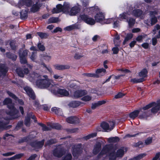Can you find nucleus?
Masks as SVG:
<instances>
[{
  "label": "nucleus",
  "instance_id": "cd10ccee",
  "mask_svg": "<svg viewBox=\"0 0 160 160\" xmlns=\"http://www.w3.org/2000/svg\"><path fill=\"white\" fill-rule=\"evenodd\" d=\"M84 54L83 52L80 50L79 52H77L74 56V58L76 59H79L83 57Z\"/></svg>",
  "mask_w": 160,
  "mask_h": 160
},
{
  "label": "nucleus",
  "instance_id": "dca6fc26",
  "mask_svg": "<svg viewBox=\"0 0 160 160\" xmlns=\"http://www.w3.org/2000/svg\"><path fill=\"white\" fill-rule=\"evenodd\" d=\"M31 118L34 120V122H36V117L34 115H32V112H30L28 116L27 117H26L25 120V124L27 127H29L30 125V118Z\"/></svg>",
  "mask_w": 160,
  "mask_h": 160
},
{
  "label": "nucleus",
  "instance_id": "f8f14e48",
  "mask_svg": "<svg viewBox=\"0 0 160 160\" xmlns=\"http://www.w3.org/2000/svg\"><path fill=\"white\" fill-rule=\"evenodd\" d=\"M65 9V8L64 7V4L63 6H62L61 4H58L57 5L56 8H53L52 12L53 13H58L61 12L65 13V11H64Z\"/></svg>",
  "mask_w": 160,
  "mask_h": 160
},
{
  "label": "nucleus",
  "instance_id": "4c0bfd02",
  "mask_svg": "<svg viewBox=\"0 0 160 160\" xmlns=\"http://www.w3.org/2000/svg\"><path fill=\"white\" fill-rule=\"evenodd\" d=\"M146 155L147 154L145 153L141 154L135 157H134L133 158L131 159L130 160H139L143 158V157L146 156Z\"/></svg>",
  "mask_w": 160,
  "mask_h": 160
},
{
  "label": "nucleus",
  "instance_id": "c9c22d12",
  "mask_svg": "<svg viewBox=\"0 0 160 160\" xmlns=\"http://www.w3.org/2000/svg\"><path fill=\"white\" fill-rule=\"evenodd\" d=\"M85 22L88 24L92 25L95 24V21L93 19L89 17L88 19L86 20Z\"/></svg>",
  "mask_w": 160,
  "mask_h": 160
},
{
  "label": "nucleus",
  "instance_id": "3c124183",
  "mask_svg": "<svg viewBox=\"0 0 160 160\" xmlns=\"http://www.w3.org/2000/svg\"><path fill=\"white\" fill-rule=\"evenodd\" d=\"M112 21H111V22H114L113 23V27L114 28L115 27H117L119 26V21L117 20H116V19H113L112 18Z\"/></svg>",
  "mask_w": 160,
  "mask_h": 160
},
{
  "label": "nucleus",
  "instance_id": "a19ab883",
  "mask_svg": "<svg viewBox=\"0 0 160 160\" xmlns=\"http://www.w3.org/2000/svg\"><path fill=\"white\" fill-rule=\"evenodd\" d=\"M97 133L96 132L92 133L85 137H84V139L85 140L89 139L91 138L95 137L97 136Z\"/></svg>",
  "mask_w": 160,
  "mask_h": 160
},
{
  "label": "nucleus",
  "instance_id": "0eeeda50",
  "mask_svg": "<svg viewBox=\"0 0 160 160\" xmlns=\"http://www.w3.org/2000/svg\"><path fill=\"white\" fill-rule=\"evenodd\" d=\"M32 0H19L17 6L20 9H26V7H29L32 3Z\"/></svg>",
  "mask_w": 160,
  "mask_h": 160
},
{
  "label": "nucleus",
  "instance_id": "f3484780",
  "mask_svg": "<svg viewBox=\"0 0 160 160\" xmlns=\"http://www.w3.org/2000/svg\"><path fill=\"white\" fill-rule=\"evenodd\" d=\"M63 153V150L58 148H57L56 149H54L53 152V155L54 156L58 157H60L62 156Z\"/></svg>",
  "mask_w": 160,
  "mask_h": 160
},
{
  "label": "nucleus",
  "instance_id": "9b49d317",
  "mask_svg": "<svg viewBox=\"0 0 160 160\" xmlns=\"http://www.w3.org/2000/svg\"><path fill=\"white\" fill-rule=\"evenodd\" d=\"M112 126L110 127L109 124L105 122H102L101 124V127L102 128L103 131L105 132H109L112 130L114 126V124L113 122L112 123Z\"/></svg>",
  "mask_w": 160,
  "mask_h": 160
},
{
  "label": "nucleus",
  "instance_id": "79ce46f5",
  "mask_svg": "<svg viewBox=\"0 0 160 160\" xmlns=\"http://www.w3.org/2000/svg\"><path fill=\"white\" fill-rule=\"evenodd\" d=\"M143 81V78H140V79L137 78H132L130 80L131 82L133 83H137L139 82H141Z\"/></svg>",
  "mask_w": 160,
  "mask_h": 160
},
{
  "label": "nucleus",
  "instance_id": "052dcab7",
  "mask_svg": "<svg viewBox=\"0 0 160 160\" xmlns=\"http://www.w3.org/2000/svg\"><path fill=\"white\" fill-rule=\"evenodd\" d=\"M160 29V26L159 24H157L156 25L154 28L152 30L153 33L155 34L156 33V31Z\"/></svg>",
  "mask_w": 160,
  "mask_h": 160
},
{
  "label": "nucleus",
  "instance_id": "8fccbe9b",
  "mask_svg": "<svg viewBox=\"0 0 160 160\" xmlns=\"http://www.w3.org/2000/svg\"><path fill=\"white\" fill-rule=\"evenodd\" d=\"M152 160H160V151L157 152Z\"/></svg>",
  "mask_w": 160,
  "mask_h": 160
},
{
  "label": "nucleus",
  "instance_id": "680f3d73",
  "mask_svg": "<svg viewBox=\"0 0 160 160\" xmlns=\"http://www.w3.org/2000/svg\"><path fill=\"white\" fill-rule=\"evenodd\" d=\"M30 58L32 61H35L36 58V53L34 52H32L31 56L30 57Z\"/></svg>",
  "mask_w": 160,
  "mask_h": 160
},
{
  "label": "nucleus",
  "instance_id": "bf43d9fd",
  "mask_svg": "<svg viewBox=\"0 0 160 160\" xmlns=\"http://www.w3.org/2000/svg\"><path fill=\"white\" fill-rule=\"evenodd\" d=\"M135 147H138L140 148L143 147L144 146L143 144L141 141H139L134 144Z\"/></svg>",
  "mask_w": 160,
  "mask_h": 160
},
{
  "label": "nucleus",
  "instance_id": "864d4df0",
  "mask_svg": "<svg viewBox=\"0 0 160 160\" xmlns=\"http://www.w3.org/2000/svg\"><path fill=\"white\" fill-rule=\"evenodd\" d=\"M42 130L44 131H48L51 129V125H48V127H47L45 125H44L42 127Z\"/></svg>",
  "mask_w": 160,
  "mask_h": 160
},
{
  "label": "nucleus",
  "instance_id": "2f4dec72",
  "mask_svg": "<svg viewBox=\"0 0 160 160\" xmlns=\"http://www.w3.org/2000/svg\"><path fill=\"white\" fill-rule=\"evenodd\" d=\"M89 17L84 13H81L79 15L78 19L79 20L85 22L86 20L88 19Z\"/></svg>",
  "mask_w": 160,
  "mask_h": 160
},
{
  "label": "nucleus",
  "instance_id": "1a4fd4ad",
  "mask_svg": "<svg viewBox=\"0 0 160 160\" xmlns=\"http://www.w3.org/2000/svg\"><path fill=\"white\" fill-rule=\"evenodd\" d=\"M21 51H19V56L20 62L22 64H26L27 63V60L26 57L28 55V51L25 50L23 51L22 53H21Z\"/></svg>",
  "mask_w": 160,
  "mask_h": 160
},
{
  "label": "nucleus",
  "instance_id": "39448f33",
  "mask_svg": "<svg viewBox=\"0 0 160 160\" xmlns=\"http://www.w3.org/2000/svg\"><path fill=\"white\" fill-rule=\"evenodd\" d=\"M69 7V3L67 2L64 3V7L65 8L64 11H65V13L67 14H68L71 16H74L76 15L80 12V8L78 7H74L71 9H70Z\"/></svg>",
  "mask_w": 160,
  "mask_h": 160
},
{
  "label": "nucleus",
  "instance_id": "e2e57ef3",
  "mask_svg": "<svg viewBox=\"0 0 160 160\" xmlns=\"http://www.w3.org/2000/svg\"><path fill=\"white\" fill-rule=\"evenodd\" d=\"M38 47L39 49L41 51H43L45 50V47L41 43H39L38 44Z\"/></svg>",
  "mask_w": 160,
  "mask_h": 160
},
{
  "label": "nucleus",
  "instance_id": "7ed1b4c3",
  "mask_svg": "<svg viewBox=\"0 0 160 160\" xmlns=\"http://www.w3.org/2000/svg\"><path fill=\"white\" fill-rule=\"evenodd\" d=\"M125 149L123 148L118 149L116 153L115 150L112 145H106L103 148L100 153L98 156V158L99 159L102 157H104L108 156L109 160H116L117 158L121 157L123 156L124 154Z\"/></svg>",
  "mask_w": 160,
  "mask_h": 160
},
{
  "label": "nucleus",
  "instance_id": "c756f323",
  "mask_svg": "<svg viewBox=\"0 0 160 160\" xmlns=\"http://www.w3.org/2000/svg\"><path fill=\"white\" fill-rule=\"evenodd\" d=\"M51 111L58 115H62V110L59 108L56 107L52 108L51 109Z\"/></svg>",
  "mask_w": 160,
  "mask_h": 160
},
{
  "label": "nucleus",
  "instance_id": "49530a36",
  "mask_svg": "<svg viewBox=\"0 0 160 160\" xmlns=\"http://www.w3.org/2000/svg\"><path fill=\"white\" fill-rule=\"evenodd\" d=\"M59 21L60 20L58 18L52 17L49 19V22L50 23H56Z\"/></svg>",
  "mask_w": 160,
  "mask_h": 160
},
{
  "label": "nucleus",
  "instance_id": "9d476101",
  "mask_svg": "<svg viewBox=\"0 0 160 160\" xmlns=\"http://www.w3.org/2000/svg\"><path fill=\"white\" fill-rule=\"evenodd\" d=\"M81 144L75 145L72 147V154L74 157L78 156L81 152Z\"/></svg>",
  "mask_w": 160,
  "mask_h": 160
},
{
  "label": "nucleus",
  "instance_id": "a211bd4d",
  "mask_svg": "<svg viewBox=\"0 0 160 160\" xmlns=\"http://www.w3.org/2000/svg\"><path fill=\"white\" fill-rule=\"evenodd\" d=\"M16 71L18 76L22 77H24V74H27L29 72L28 69L26 68L24 69L23 73L20 68H17Z\"/></svg>",
  "mask_w": 160,
  "mask_h": 160
},
{
  "label": "nucleus",
  "instance_id": "2eb2a0df",
  "mask_svg": "<svg viewBox=\"0 0 160 160\" xmlns=\"http://www.w3.org/2000/svg\"><path fill=\"white\" fill-rule=\"evenodd\" d=\"M66 121L68 123L78 124L80 122L79 118L76 117H70L66 119Z\"/></svg>",
  "mask_w": 160,
  "mask_h": 160
},
{
  "label": "nucleus",
  "instance_id": "4d7b16f0",
  "mask_svg": "<svg viewBox=\"0 0 160 160\" xmlns=\"http://www.w3.org/2000/svg\"><path fill=\"white\" fill-rule=\"evenodd\" d=\"M72 156L71 154H68L63 158V160H71Z\"/></svg>",
  "mask_w": 160,
  "mask_h": 160
},
{
  "label": "nucleus",
  "instance_id": "6e6552de",
  "mask_svg": "<svg viewBox=\"0 0 160 160\" xmlns=\"http://www.w3.org/2000/svg\"><path fill=\"white\" fill-rule=\"evenodd\" d=\"M150 14L151 17L150 24L152 25L157 22V17H158V10H155L153 12H151Z\"/></svg>",
  "mask_w": 160,
  "mask_h": 160
},
{
  "label": "nucleus",
  "instance_id": "ddd939ff",
  "mask_svg": "<svg viewBox=\"0 0 160 160\" xmlns=\"http://www.w3.org/2000/svg\"><path fill=\"white\" fill-rule=\"evenodd\" d=\"M23 89L31 98L33 99H35V96L34 93L30 88L27 86L24 88Z\"/></svg>",
  "mask_w": 160,
  "mask_h": 160
},
{
  "label": "nucleus",
  "instance_id": "e433bc0d",
  "mask_svg": "<svg viewBox=\"0 0 160 160\" xmlns=\"http://www.w3.org/2000/svg\"><path fill=\"white\" fill-rule=\"evenodd\" d=\"M92 93H96L98 96H101L104 94L103 92L101 90H96L95 89L92 90L91 91Z\"/></svg>",
  "mask_w": 160,
  "mask_h": 160
},
{
  "label": "nucleus",
  "instance_id": "6e6d98bb",
  "mask_svg": "<svg viewBox=\"0 0 160 160\" xmlns=\"http://www.w3.org/2000/svg\"><path fill=\"white\" fill-rule=\"evenodd\" d=\"M53 78L55 80L59 81L62 78L61 76L59 75L58 74H54L53 76Z\"/></svg>",
  "mask_w": 160,
  "mask_h": 160
},
{
  "label": "nucleus",
  "instance_id": "5701e85b",
  "mask_svg": "<svg viewBox=\"0 0 160 160\" xmlns=\"http://www.w3.org/2000/svg\"><path fill=\"white\" fill-rule=\"evenodd\" d=\"M106 102L105 100H102L98 102H97L92 104L91 108L94 109L100 106L105 104Z\"/></svg>",
  "mask_w": 160,
  "mask_h": 160
},
{
  "label": "nucleus",
  "instance_id": "603ef678",
  "mask_svg": "<svg viewBox=\"0 0 160 160\" xmlns=\"http://www.w3.org/2000/svg\"><path fill=\"white\" fill-rule=\"evenodd\" d=\"M133 35L132 33H129L127 34L125 38L124 41L127 42L128 40L131 39Z\"/></svg>",
  "mask_w": 160,
  "mask_h": 160
},
{
  "label": "nucleus",
  "instance_id": "aec40b11",
  "mask_svg": "<svg viewBox=\"0 0 160 160\" xmlns=\"http://www.w3.org/2000/svg\"><path fill=\"white\" fill-rule=\"evenodd\" d=\"M79 26L76 23L66 27L64 28V30L67 31H70L73 29H79Z\"/></svg>",
  "mask_w": 160,
  "mask_h": 160
},
{
  "label": "nucleus",
  "instance_id": "5fc2aeb1",
  "mask_svg": "<svg viewBox=\"0 0 160 160\" xmlns=\"http://www.w3.org/2000/svg\"><path fill=\"white\" fill-rule=\"evenodd\" d=\"M152 141V138L149 137L147 138L145 141V143L147 145H149L151 143Z\"/></svg>",
  "mask_w": 160,
  "mask_h": 160
},
{
  "label": "nucleus",
  "instance_id": "a18cd8bd",
  "mask_svg": "<svg viewBox=\"0 0 160 160\" xmlns=\"http://www.w3.org/2000/svg\"><path fill=\"white\" fill-rule=\"evenodd\" d=\"M61 125L58 123H54L51 124V128H55L57 129H60L61 128Z\"/></svg>",
  "mask_w": 160,
  "mask_h": 160
},
{
  "label": "nucleus",
  "instance_id": "6ab92c4d",
  "mask_svg": "<svg viewBox=\"0 0 160 160\" xmlns=\"http://www.w3.org/2000/svg\"><path fill=\"white\" fill-rule=\"evenodd\" d=\"M86 93L87 92L85 90H78L74 92L73 96L75 98H78L82 96Z\"/></svg>",
  "mask_w": 160,
  "mask_h": 160
},
{
  "label": "nucleus",
  "instance_id": "473e14b6",
  "mask_svg": "<svg viewBox=\"0 0 160 160\" xmlns=\"http://www.w3.org/2000/svg\"><path fill=\"white\" fill-rule=\"evenodd\" d=\"M139 112V111L138 110L135 111L129 114V117L133 119L138 116Z\"/></svg>",
  "mask_w": 160,
  "mask_h": 160
},
{
  "label": "nucleus",
  "instance_id": "774afa93",
  "mask_svg": "<svg viewBox=\"0 0 160 160\" xmlns=\"http://www.w3.org/2000/svg\"><path fill=\"white\" fill-rule=\"evenodd\" d=\"M112 50L113 51V53L114 54H117L118 53L119 51V49L117 47H114L113 48Z\"/></svg>",
  "mask_w": 160,
  "mask_h": 160
},
{
  "label": "nucleus",
  "instance_id": "412c9836",
  "mask_svg": "<svg viewBox=\"0 0 160 160\" xmlns=\"http://www.w3.org/2000/svg\"><path fill=\"white\" fill-rule=\"evenodd\" d=\"M44 143V140H42L41 142H34L31 143V145L36 148H41L43 145Z\"/></svg>",
  "mask_w": 160,
  "mask_h": 160
},
{
  "label": "nucleus",
  "instance_id": "f704fd0d",
  "mask_svg": "<svg viewBox=\"0 0 160 160\" xmlns=\"http://www.w3.org/2000/svg\"><path fill=\"white\" fill-rule=\"evenodd\" d=\"M80 105V102L78 101H73L70 102L69 105L72 108H76Z\"/></svg>",
  "mask_w": 160,
  "mask_h": 160
},
{
  "label": "nucleus",
  "instance_id": "7c9ffc66",
  "mask_svg": "<svg viewBox=\"0 0 160 160\" xmlns=\"http://www.w3.org/2000/svg\"><path fill=\"white\" fill-rule=\"evenodd\" d=\"M147 71L145 69H142L139 73V75L140 77H141V78H144L146 77L147 73ZM144 79H143V81Z\"/></svg>",
  "mask_w": 160,
  "mask_h": 160
},
{
  "label": "nucleus",
  "instance_id": "09e8293b",
  "mask_svg": "<svg viewBox=\"0 0 160 160\" xmlns=\"http://www.w3.org/2000/svg\"><path fill=\"white\" fill-rule=\"evenodd\" d=\"M135 20L132 18H130L128 21L129 26L130 27H132L135 23Z\"/></svg>",
  "mask_w": 160,
  "mask_h": 160
},
{
  "label": "nucleus",
  "instance_id": "393cba45",
  "mask_svg": "<svg viewBox=\"0 0 160 160\" xmlns=\"http://www.w3.org/2000/svg\"><path fill=\"white\" fill-rule=\"evenodd\" d=\"M101 143L100 142H98L95 146L93 153L94 154H96L98 153L101 149Z\"/></svg>",
  "mask_w": 160,
  "mask_h": 160
},
{
  "label": "nucleus",
  "instance_id": "69168bd1",
  "mask_svg": "<svg viewBox=\"0 0 160 160\" xmlns=\"http://www.w3.org/2000/svg\"><path fill=\"white\" fill-rule=\"evenodd\" d=\"M43 65L45 68L50 73H52L53 72L52 69L49 66L47 67L46 65L44 63H43Z\"/></svg>",
  "mask_w": 160,
  "mask_h": 160
},
{
  "label": "nucleus",
  "instance_id": "ea45409f",
  "mask_svg": "<svg viewBox=\"0 0 160 160\" xmlns=\"http://www.w3.org/2000/svg\"><path fill=\"white\" fill-rule=\"evenodd\" d=\"M37 34L42 39L47 38L48 36V34L45 33H43L42 32H37Z\"/></svg>",
  "mask_w": 160,
  "mask_h": 160
},
{
  "label": "nucleus",
  "instance_id": "a878e982",
  "mask_svg": "<svg viewBox=\"0 0 160 160\" xmlns=\"http://www.w3.org/2000/svg\"><path fill=\"white\" fill-rule=\"evenodd\" d=\"M106 70L103 68L98 69L96 71V77H99L104 75L105 73Z\"/></svg>",
  "mask_w": 160,
  "mask_h": 160
},
{
  "label": "nucleus",
  "instance_id": "bb28decb",
  "mask_svg": "<svg viewBox=\"0 0 160 160\" xmlns=\"http://www.w3.org/2000/svg\"><path fill=\"white\" fill-rule=\"evenodd\" d=\"M7 92L9 96L11 97L16 101L18 100V102L20 105H22L24 104V102L22 100L18 99V98L13 94L9 91H7Z\"/></svg>",
  "mask_w": 160,
  "mask_h": 160
},
{
  "label": "nucleus",
  "instance_id": "338daca9",
  "mask_svg": "<svg viewBox=\"0 0 160 160\" xmlns=\"http://www.w3.org/2000/svg\"><path fill=\"white\" fill-rule=\"evenodd\" d=\"M152 103L147 105L145 107H143L142 109L144 110H145L152 107Z\"/></svg>",
  "mask_w": 160,
  "mask_h": 160
},
{
  "label": "nucleus",
  "instance_id": "b1692460",
  "mask_svg": "<svg viewBox=\"0 0 160 160\" xmlns=\"http://www.w3.org/2000/svg\"><path fill=\"white\" fill-rule=\"evenodd\" d=\"M20 18L22 19H25L28 17V10L27 9H22L20 12Z\"/></svg>",
  "mask_w": 160,
  "mask_h": 160
},
{
  "label": "nucleus",
  "instance_id": "4be33fe9",
  "mask_svg": "<svg viewBox=\"0 0 160 160\" xmlns=\"http://www.w3.org/2000/svg\"><path fill=\"white\" fill-rule=\"evenodd\" d=\"M54 68L58 70H62L68 69L70 66L68 65H62L60 64H55L53 65Z\"/></svg>",
  "mask_w": 160,
  "mask_h": 160
},
{
  "label": "nucleus",
  "instance_id": "37998d69",
  "mask_svg": "<svg viewBox=\"0 0 160 160\" xmlns=\"http://www.w3.org/2000/svg\"><path fill=\"white\" fill-rule=\"evenodd\" d=\"M7 57L13 60H15L17 58V56L14 54H12L10 53H6Z\"/></svg>",
  "mask_w": 160,
  "mask_h": 160
},
{
  "label": "nucleus",
  "instance_id": "de8ad7c7",
  "mask_svg": "<svg viewBox=\"0 0 160 160\" xmlns=\"http://www.w3.org/2000/svg\"><path fill=\"white\" fill-rule=\"evenodd\" d=\"M92 97L89 95H86L83 97L81 99L82 100L85 101L87 102L90 101L91 100Z\"/></svg>",
  "mask_w": 160,
  "mask_h": 160
},
{
  "label": "nucleus",
  "instance_id": "f03ea898",
  "mask_svg": "<svg viewBox=\"0 0 160 160\" xmlns=\"http://www.w3.org/2000/svg\"><path fill=\"white\" fill-rule=\"evenodd\" d=\"M3 104L7 105L8 108L10 110V112H6L4 113V115L8 116L6 118H1L3 115L2 114H0V131L6 128L7 125L9 123V119L16 118L19 116L18 111L15 108L11 99L6 98L3 102Z\"/></svg>",
  "mask_w": 160,
  "mask_h": 160
},
{
  "label": "nucleus",
  "instance_id": "4468645a",
  "mask_svg": "<svg viewBox=\"0 0 160 160\" xmlns=\"http://www.w3.org/2000/svg\"><path fill=\"white\" fill-rule=\"evenodd\" d=\"M152 107L151 109V112L153 113H156L159 110V108L160 106V100H158L157 103L153 102L152 103Z\"/></svg>",
  "mask_w": 160,
  "mask_h": 160
},
{
  "label": "nucleus",
  "instance_id": "13d9d810",
  "mask_svg": "<svg viewBox=\"0 0 160 160\" xmlns=\"http://www.w3.org/2000/svg\"><path fill=\"white\" fill-rule=\"evenodd\" d=\"M57 142V141L56 140L54 139H51L49 141H48L46 143V145H50L56 142Z\"/></svg>",
  "mask_w": 160,
  "mask_h": 160
},
{
  "label": "nucleus",
  "instance_id": "58836bf2",
  "mask_svg": "<svg viewBox=\"0 0 160 160\" xmlns=\"http://www.w3.org/2000/svg\"><path fill=\"white\" fill-rule=\"evenodd\" d=\"M108 139L109 142H116L119 140V138L118 137H112L108 138Z\"/></svg>",
  "mask_w": 160,
  "mask_h": 160
},
{
  "label": "nucleus",
  "instance_id": "0e129e2a",
  "mask_svg": "<svg viewBox=\"0 0 160 160\" xmlns=\"http://www.w3.org/2000/svg\"><path fill=\"white\" fill-rule=\"evenodd\" d=\"M125 94L121 92H119L115 96L116 98H120L123 96Z\"/></svg>",
  "mask_w": 160,
  "mask_h": 160
},
{
  "label": "nucleus",
  "instance_id": "423d86ee",
  "mask_svg": "<svg viewBox=\"0 0 160 160\" xmlns=\"http://www.w3.org/2000/svg\"><path fill=\"white\" fill-rule=\"evenodd\" d=\"M95 20L97 22H98L102 24L110 23L111 22V21L112 20V19H105L104 15L102 12H100L96 14L95 17Z\"/></svg>",
  "mask_w": 160,
  "mask_h": 160
},
{
  "label": "nucleus",
  "instance_id": "f257e3e1",
  "mask_svg": "<svg viewBox=\"0 0 160 160\" xmlns=\"http://www.w3.org/2000/svg\"><path fill=\"white\" fill-rule=\"evenodd\" d=\"M30 81L33 82L36 80V84L40 88H48L53 94L61 97L68 96L69 93L66 89L60 88L55 85H53V81L48 78L47 75H40L33 72L28 77Z\"/></svg>",
  "mask_w": 160,
  "mask_h": 160
},
{
  "label": "nucleus",
  "instance_id": "72a5a7b5",
  "mask_svg": "<svg viewBox=\"0 0 160 160\" xmlns=\"http://www.w3.org/2000/svg\"><path fill=\"white\" fill-rule=\"evenodd\" d=\"M8 71V68L7 67L3 64L0 65V72L2 74H5Z\"/></svg>",
  "mask_w": 160,
  "mask_h": 160
},
{
  "label": "nucleus",
  "instance_id": "20e7f679",
  "mask_svg": "<svg viewBox=\"0 0 160 160\" xmlns=\"http://www.w3.org/2000/svg\"><path fill=\"white\" fill-rule=\"evenodd\" d=\"M130 11H129L127 13H123L122 14L120 15L119 16V19L120 20H122L123 19H127L128 18V16L130 14H132L133 15L135 16L139 17L142 14V12L141 10L139 9H134L133 10V8H130Z\"/></svg>",
  "mask_w": 160,
  "mask_h": 160
},
{
  "label": "nucleus",
  "instance_id": "c03bdc74",
  "mask_svg": "<svg viewBox=\"0 0 160 160\" xmlns=\"http://www.w3.org/2000/svg\"><path fill=\"white\" fill-rule=\"evenodd\" d=\"M40 57L48 61H49L51 59V57L50 56L47 55L45 54L40 55Z\"/></svg>",
  "mask_w": 160,
  "mask_h": 160
},
{
  "label": "nucleus",
  "instance_id": "c85d7f7f",
  "mask_svg": "<svg viewBox=\"0 0 160 160\" xmlns=\"http://www.w3.org/2000/svg\"><path fill=\"white\" fill-rule=\"evenodd\" d=\"M41 6L40 4H38V3H36L35 4L33 5L31 8V11L33 12H35L38 11L40 7Z\"/></svg>",
  "mask_w": 160,
  "mask_h": 160
}]
</instances>
